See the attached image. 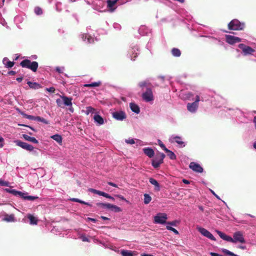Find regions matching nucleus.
<instances>
[{
	"label": "nucleus",
	"mask_w": 256,
	"mask_h": 256,
	"mask_svg": "<svg viewBox=\"0 0 256 256\" xmlns=\"http://www.w3.org/2000/svg\"><path fill=\"white\" fill-rule=\"evenodd\" d=\"M70 200L72 202H79L80 200L76 198H72L70 199Z\"/></svg>",
	"instance_id": "nucleus-55"
},
{
	"label": "nucleus",
	"mask_w": 256,
	"mask_h": 256,
	"mask_svg": "<svg viewBox=\"0 0 256 256\" xmlns=\"http://www.w3.org/2000/svg\"><path fill=\"white\" fill-rule=\"evenodd\" d=\"M224 240L234 243L233 238H232L231 236L227 235L226 236Z\"/></svg>",
	"instance_id": "nucleus-46"
},
{
	"label": "nucleus",
	"mask_w": 256,
	"mask_h": 256,
	"mask_svg": "<svg viewBox=\"0 0 256 256\" xmlns=\"http://www.w3.org/2000/svg\"><path fill=\"white\" fill-rule=\"evenodd\" d=\"M167 215L165 213H158L154 217V223L159 224H164L166 223L167 220Z\"/></svg>",
	"instance_id": "nucleus-4"
},
{
	"label": "nucleus",
	"mask_w": 256,
	"mask_h": 256,
	"mask_svg": "<svg viewBox=\"0 0 256 256\" xmlns=\"http://www.w3.org/2000/svg\"><path fill=\"white\" fill-rule=\"evenodd\" d=\"M64 104L67 106H70L72 105V98L66 96H63L62 98Z\"/></svg>",
	"instance_id": "nucleus-26"
},
{
	"label": "nucleus",
	"mask_w": 256,
	"mask_h": 256,
	"mask_svg": "<svg viewBox=\"0 0 256 256\" xmlns=\"http://www.w3.org/2000/svg\"><path fill=\"white\" fill-rule=\"evenodd\" d=\"M142 98L146 102L153 100L154 96L152 89L150 88H147L146 91L142 94Z\"/></svg>",
	"instance_id": "nucleus-5"
},
{
	"label": "nucleus",
	"mask_w": 256,
	"mask_h": 256,
	"mask_svg": "<svg viewBox=\"0 0 256 256\" xmlns=\"http://www.w3.org/2000/svg\"><path fill=\"white\" fill-rule=\"evenodd\" d=\"M23 80V77L21 76V77H20V78H16V80L18 82H21Z\"/></svg>",
	"instance_id": "nucleus-63"
},
{
	"label": "nucleus",
	"mask_w": 256,
	"mask_h": 256,
	"mask_svg": "<svg viewBox=\"0 0 256 256\" xmlns=\"http://www.w3.org/2000/svg\"><path fill=\"white\" fill-rule=\"evenodd\" d=\"M200 101V96L197 95L196 98V100L194 102H196V104H198V102Z\"/></svg>",
	"instance_id": "nucleus-54"
},
{
	"label": "nucleus",
	"mask_w": 256,
	"mask_h": 256,
	"mask_svg": "<svg viewBox=\"0 0 256 256\" xmlns=\"http://www.w3.org/2000/svg\"><path fill=\"white\" fill-rule=\"evenodd\" d=\"M34 12L37 15H40L42 14V10L40 7L36 6L34 8Z\"/></svg>",
	"instance_id": "nucleus-39"
},
{
	"label": "nucleus",
	"mask_w": 256,
	"mask_h": 256,
	"mask_svg": "<svg viewBox=\"0 0 256 256\" xmlns=\"http://www.w3.org/2000/svg\"><path fill=\"white\" fill-rule=\"evenodd\" d=\"M88 191L90 192H92L94 194H98L100 196H102V194L103 193V192L98 190H95L94 188H89Z\"/></svg>",
	"instance_id": "nucleus-36"
},
{
	"label": "nucleus",
	"mask_w": 256,
	"mask_h": 256,
	"mask_svg": "<svg viewBox=\"0 0 256 256\" xmlns=\"http://www.w3.org/2000/svg\"><path fill=\"white\" fill-rule=\"evenodd\" d=\"M226 42L230 44H233L241 42V39L240 38L231 35H226Z\"/></svg>",
	"instance_id": "nucleus-11"
},
{
	"label": "nucleus",
	"mask_w": 256,
	"mask_h": 256,
	"mask_svg": "<svg viewBox=\"0 0 256 256\" xmlns=\"http://www.w3.org/2000/svg\"><path fill=\"white\" fill-rule=\"evenodd\" d=\"M112 116L118 120H123L126 118V114L124 111H116L112 112Z\"/></svg>",
	"instance_id": "nucleus-9"
},
{
	"label": "nucleus",
	"mask_w": 256,
	"mask_h": 256,
	"mask_svg": "<svg viewBox=\"0 0 256 256\" xmlns=\"http://www.w3.org/2000/svg\"><path fill=\"white\" fill-rule=\"evenodd\" d=\"M109 204L108 203L104 204V203H102V202H98L96 203V206L100 207H101L102 208H108V205Z\"/></svg>",
	"instance_id": "nucleus-41"
},
{
	"label": "nucleus",
	"mask_w": 256,
	"mask_h": 256,
	"mask_svg": "<svg viewBox=\"0 0 256 256\" xmlns=\"http://www.w3.org/2000/svg\"><path fill=\"white\" fill-rule=\"evenodd\" d=\"M210 254L212 256H219V254H216V253H215V252H211L210 253Z\"/></svg>",
	"instance_id": "nucleus-62"
},
{
	"label": "nucleus",
	"mask_w": 256,
	"mask_h": 256,
	"mask_svg": "<svg viewBox=\"0 0 256 256\" xmlns=\"http://www.w3.org/2000/svg\"><path fill=\"white\" fill-rule=\"evenodd\" d=\"M189 167L192 170L197 172L201 173L203 172V168L198 164L194 162H191Z\"/></svg>",
	"instance_id": "nucleus-12"
},
{
	"label": "nucleus",
	"mask_w": 256,
	"mask_h": 256,
	"mask_svg": "<svg viewBox=\"0 0 256 256\" xmlns=\"http://www.w3.org/2000/svg\"><path fill=\"white\" fill-rule=\"evenodd\" d=\"M56 71L58 72V73H60V74L62 73V71L60 67H56Z\"/></svg>",
	"instance_id": "nucleus-60"
},
{
	"label": "nucleus",
	"mask_w": 256,
	"mask_h": 256,
	"mask_svg": "<svg viewBox=\"0 0 256 256\" xmlns=\"http://www.w3.org/2000/svg\"><path fill=\"white\" fill-rule=\"evenodd\" d=\"M253 122L254 124L255 128L256 129V116L254 117Z\"/></svg>",
	"instance_id": "nucleus-64"
},
{
	"label": "nucleus",
	"mask_w": 256,
	"mask_h": 256,
	"mask_svg": "<svg viewBox=\"0 0 256 256\" xmlns=\"http://www.w3.org/2000/svg\"><path fill=\"white\" fill-rule=\"evenodd\" d=\"M79 203L82 204H86V205H88V206H92L91 204H89L88 202H85L84 201H82V200H80Z\"/></svg>",
	"instance_id": "nucleus-53"
},
{
	"label": "nucleus",
	"mask_w": 256,
	"mask_h": 256,
	"mask_svg": "<svg viewBox=\"0 0 256 256\" xmlns=\"http://www.w3.org/2000/svg\"><path fill=\"white\" fill-rule=\"evenodd\" d=\"M182 182L185 184H190V182L189 180H186V179H183L182 180Z\"/></svg>",
	"instance_id": "nucleus-59"
},
{
	"label": "nucleus",
	"mask_w": 256,
	"mask_h": 256,
	"mask_svg": "<svg viewBox=\"0 0 256 256\" xmlns=\"http://www.w3.org/2000/svg\"><path fill=\"white\" fill-rule=\"evenodd\" d=\"M198 230L204 236L210 238V240H215L216 238L214 236L207 230L203 228H198Z\"/></svg>",
	"instance_id": "nucleus-10"
},
{
	"label": "nucleus",
	"mask_w": 256,
	"mask_h": 256,
	"mask_svg": "<svg viewBox=\"0 0 256 256\" xmlns=\"http://www.w3.org/2000/svg\"><path fill=\"white\" fill-rule=\"evenodd\" d=\"M158 143L160 146L165 151L166 148H167L165 146L164 144L160 140H158Z\"/></svg>",
	"instance_id": "nucleus-51"
},
{
	"label": "nucleus",
	"mask_w": 256,
	"mask_h": 256,
	"mask_svg": "<svg viewBox=\"0 0 256 256\" xmlns=\"http://www.w3.org/2000/svg\"><path fill=\"white\" fill-rule=\"evenodd\" d=\"M94 121L100 125H102L104 124V120L103 118L99 114H95L94 116Z\"/></svg>",
	"instance_id": "nucleus-23"
},
{
	"label": "nucleus",
	"mask_w": 256,
	"mask_h": 256,
	"mask_svg": "<svg viewBox=\"0 0 256 256\" xmlns=\"http://www.w3.org/2000/svg\"><path fill=\"white\" fill-rule=\"evenodd\" d=\"M102 83L100 82H92L90 84H86L84 85V86L85 87H97L101 85Z\"/></svg>",
	"instance_id": "nucleus-29"
},
{
	"label": "nucleus",
	"mask_w": 256,
	"mask_h": 256,
	"mask_svg": "<svg viewBox=\"0 0 256 256\" xmlns=\"http://www.w3.org/2000/svg\"><path fill=\"white\" fill-rule=\"evenodd\" d=\"M0 185L2 186H8L9 182H6L2 180V179H0Z\"/></svg>",
	"instance_id": "nucleus-43"
},
{
	"label": "nucleus",
	"mask_w": 256,
	"mask_h": 256,
	"mask_svg": "<svg viewBox=\"0 0 256 256\" xmlns=\"http://www.w3.org/2000/svg\"><path fill=\"white\" fill-rule=\"evenodd\" d=\"M14 142L18 146L30 152L33 150L34 148L32 145L28 144L26 142H22L20 140H16Z\"/></svg>",
	"instance_id": "nucleus-6"
},
{
	"label": "nucleus",
	"mask_w": 256,
	"mask_h": 256,
	"mask_svg": "<svg viewBox=\"0 0 256 256\" xmlns=\"http://www.w3.org/2000/svg\"><path fill=\"white\" fill-rule=\"evenodd\" d=\"M170 140L172 142H176L178 144L180 145L182 148L185 146L184 142L182 140V138L180 136H172Z\"/></svg>",
	"instance_id": "nucleus-13"
},
{
	"label": "nucleus",
	"mask_w": 256,
	"mask_h": 256,
	"mask_svg": "<svg viewBox=\"0 0 256 256\" xmlns=\"http://www.w3.org/2000/svg\"><path fill=\"white\" fill-rule=\"evenodd\" d=\"M108 208L114 212H120L122 211V209L120 207L110 204H109L108 205Z\"/></svg>",
	"instance_id": "nucleus-24"
},
{
	"label": "nucleus",
	"mask_w": 256,
	"mask_h": 256,
	"mask_svg": "<svg viewBox=\"0 0 256 256\" xmlns=\"http://www.w3.org/2000/svg\"><path fill=\"white\" fill-rule=\"evenodd\" d=\"M165 152L167 153L168 156L170 158V160H176V155L174 154V152L171 150H168V148H166Z\"/></svg>",
	"instance_id": "nucleus-25"
},
{
	"label": "nucleus",
	"mask_w": 256,
	"mask_h": 256,
	"mask_svg": "<svg viewBox=\"0 0 256 256\" xmlns=\"http://www.w3.org/2000/svg\"><path fill=\"white\" fill-rule=\"evenodd\" d=\"M51 138L58 143L62 142V137L59 134H54L51 136Z\"/></svg>",
	"instance_id": "nucleus-30"
},
{
	"label": "nucleus",
	"mask_w": 256,
	"mask_h": 256,
	"mask_svg": "<svg viewBox=\"0 0 256 256\" xmlns=\"http://www.w3.org/2000/svg\"><path fill=\"white\" fill-rule=\"evenodd\" d=\"M126 142L128 144H134L135 143L134 140L133 139H128L126 140Z\"/></svg>",
	"instance_id": "nucleus-52"
},
{
	"label": "nucleus",
	"mask_w": 256,
	"mask_h": 256,
	"mask_svg": "<svg viewBox=\"0 0 256 256\" xmlns=\"http://www.w3.org/2000/svg\"><path fill=\"white\" fill-rule=\"evenodd\" d=\"M198 107V104L193 102L192 103H188L187 104L188 110L191 112H194Z\"/></svg>",
	"instance_id": "nucleus-14"
},
{
	"label": "nucleus",
	"mask_w": 256,
	"mask_h": 256,
	"mask_svg": "<svg viewBox=\"0 0 256 256\" xmlns=\"http://www.w3.org/2000/svg\"><path fill=\"white\" fill-rule=\"evenodd\" d=\"M6 222H13L15 221L14 215V214H6L2 220Z\"/></svg>",
	"instance_id": "nucleus-18"
},
{
	"label": "nucleus",
	"mask_w": 256,
	"mask_h": 256,
	"mask_svg": "<svg viewBox=\"0 0 256 256\" xmlns=\"http://www.w3.org/2000/svg\"><path fill=\"white\" fill-rule=\"evenodd\" d=\"M152 200V198L151 196L148 194H144V203L145 204H148Z\"/></svg>",
	"instance_id": "nucleus-32"
},
{
	"label": "nucleus",
	"mask_w": 256,
	"mask_h": 256,
	"mask_svg": "<svg viewBox=\"0 0 256 256\" xmlns=\"http://www.w3.org/2000/svg\"><path fill=\"white\" fill-rule=\"evenodd\" d=\"M244 27V24L240 22L238 20L234 19L231 20L228 24V28L230 30H242Z\"/></svg>",
	"instance_id": "nucleus-2"
},
{
	"label": "nucleus",
	"mask_w": 256,
	"mask_h": 256,
	"mask_svg": "<svg viewBox=\"0 0 256 256\" xmlns=\"http://www.w3.org/2000/svg\"><path fill=\"white\" fill-rule=\"evenodd\" d=\"M22 114L24 118H28V119H29V120H36V116H31V115H28V114H24V112H22Z\"/></svg>",
	"instance_id": "nucleus-37"
},
{
	"label": "nucleus",
	"mask_w": 256,
	"mask_h": 256,
	"mask_svg": "<svg viewBox=\"0 0 256 256\" xmlns=\"http://www.w3.org/2000/svg\"><path fill=\"white\" fill-rule=\"evenodd\" d=\"M238 48L242 50L244 55L252 54L254 52V50L251 47L243 44H239Z\"/></svg>",
	"instance_id": "nucleus-8"
},
{
	"label": "nucleus",
	"mask_w": 256,
	"mask_h": 256,
	"mask_svg": "<svg viewBox=\"0 0 256 256\" xmlns=\"http://www.w3.org/2000/svg\"><path fill=\"white\" fill-rule=\"evenodd\" d=\"M217 233L219 235V236L220 237V238H222L223 240L224 239L225 236H226V234H224V232H222L220 231H219V230H217Z\"/></svg>",
	"instance_id": "nucleus-47"
},
{
	"label": "nucleus",
	"mask_w": 256,
	"mask_h": 256,
	"mask_svg": "<svg viewBox=\"0 0 256 256\" xmlns=\"http://www.w3.org/2000/svg\"><path fill=\"white\" fill-rule=\"evenodd\" d=\"M55 90H55L54 88V87H50V88H46V91H48L50 92H51V93H54L55 92Z\"/></svg>",
	"instance_id": "nucleus-50"
},
{
	"label": "nucleus",
	"mask_w": 256,
	"mask_h": 256,
	"mask_svg": "<svg viewBox=\"0 0 256 256\" xmlns=\"http://www.w3.org/2000/svg\"><path fill=\"white\" fill-rule=\"evenodd\" d=\"M27 192H24V196H22L21 198L24 200H34L38 198V196H26Z\"/></svg>",
	"instance_id": "nucleus-22"
},
{
	"label": "nucleus",
	"mask_w": 256,
	"mask_h": 256,
	"mask_svg": "<svg viewBox=\"0 0 256 256\" xmlns=\"http://www.w3.org/2000/svg\"><path fill=\"white\" fill-rule=\"evenodd\" d=\"M28 218L30 220V224H36L38 222V220L32 215L30 214L28 216Z\"/></svg>",
	"instance_id": "nucleus-28"
},
{
	"label": "nucleus",
	"mask_w": 256,
	"mask_h": 256,
	"mask_svg": "<svg viewBox=\"0 0 256 256\" xmlns=\"http://www.w3.org/2000/svg\"><path fill=\"white\" fill-rule=\"evenodd\" d=\"M20 65L22 68H26L30 69L34 72H36L38 66V62L35 61L31 62L28 59H25L22 61L20 63Z\"/></svg>",
	"instance_id": "nucleus-1"
},
{
	"label": "nucleus",
	"mask_w": 256,
	"mask_h": 256,
	"mask_svg": "<svg viewBox=\"0 0 256 256\" xmlns=\"http://www.w3.org/2000/svg\"><path fill=\"white\" fill-rule=\"evenodd\" d=\"M22 136V138L26 140L31 142L34 144H38V140L34 137L30 136L26 134H24Z\"/></svg>",
	"instance_id": "nucleus-21"
},
{
	"label": "nucleus",
	"mask_w": 256,
	"mask_h": 256,
	"mask_svg": "<svg viewBox=\"0 0 256 256\" xmlns=\"http://www.w3.org/2000/svg\"><path fill=\"white\" fill-rule=\"evenodd\" d=\"M151 84L150 82H148L146 81H143L139 82L138 86L140 88H144V86H150Z\"/></svg>",
	"instance_id": "nucleus-34"
},
{
	"label": "nucleus",
	"mask_w": 256,
	"mask_h": 256,
	"mask_svg": "<svg viewBox=\"0 0 256 256\" xmlns=\"http://www.w3.org/2000/svg\"><path fill=\"white\" fill-rule=\"evenodd\" d=\"M130 108L131 110L133 112H134L137 114L140 113V109L139 106L137 104H136L134 103L131 102L130 104Z\"/></svg>",
	"instance_id": "nucleus-20"
},
{
	"label": "nucleus",
	"mask_w": 256,
	"mask_h": 256,
	"mask_svg": "<svg viewBox=\"0 0 256 256\" xmlns=\"http://www.w3.org/2000/svg\"><path fill=\"white\" fill-rule=\"evenodd\" d=\"M4 190L7 192L12 194L13 195L16 196H18L20 198H21L22 196H24V192H20V191H18V190H10V189H9V188H6Z\"/></svg>",
	"instance_id": "nucleus-15"
},
{
	"label": "nucleus",
	"mask_w": 256,
	"mask_h": 256,
	"mask_svg": "<svg viewBox=\"0 0 256 256\" xmlns=\"http://www.w3.org/2000/svg\"><path fill=\"white\" fill-rule=\"evenodd\" d=\"M95 111V109L92 106H88L86 108V114H88L90 113H94Z\"/></svg>",
	"instance_id": "nucleus-40"
},
{
	"label": "nucleus",
	"mask_w": 256,
	"mask_h": 256,
	"mask_svg": "<svg viewBox=\"0 0 256 256\" xmlns=\"http://www.w3.org/2000/svg\"><path fill=\"white\" fill-rule=\"evenodd\" d=\"M88 220L92 221V222H96V219L93 218H88Z\"/></svg>",
	"instance_id": "nucleus-61"
},
{
	"label": "nucleus",
	"mask_w": 256,
	"mask_h": 256,
	"mask_svg": "<svg viewBox=\"0 0 256 256\" xmlns=\"http://www.w3.org/2000/svg\"><path fill=\"white\" fill-rule=\"evenodd\" d=\"M27 84L29 86L30 88L32 89L37 90L42 88V86L37 82H33L28 81Z\"/></svg>",
	"instance_id": "nucleus-19"
},
{
	"label": "nucleus",
	"mask_w": 256,
	"mask_h": 256,
	"mask_svg": "<svg viewBox=\"0 0 256 256\" xmlns=\"http://www.w3.org/2000/svg\"><path fill=\"white\" fill-rule=\"evenodd\" d=\"M14 63L13 62L8 61L6 64H4L8 68H12L14 66Z\"/></svg>",
	"instance_id": "nucleus-45"
},
{
	"label": "nucleus",
	"mask_w": 256,
	"mask_h": 256,
	"mask_svg": "<svg viewBox=\"0 0 256 256\" xmlns=\"http://www.w3.org/2000/svg\"><path fill=\"white\" fill-rule=\"evenodd\" d=\"M166 156L163 153L158 154L155 158L152 160V164L154 168H157L163 163L164 159Z\"/></svg>",
	"instance_id": "nucleus-3"
},
{
	"label": "nucleus",
	"mask_w": 256,
	"mask_h": 256,
	"mask_svg": "<svg viewBox=\"0 0 256 256\" xmlns=\"http://www.w3.org/2000/svg\"><path fill=\"white\" fill-rule=\"evenodd\" d=\"M36 120L39 121L40 122H42L45 124H48L49 122L48 120H46V119L44 118H42L39 116H36Z\"/></svg>",
	"instance_id": "nucleus-38"
},
{
	"label": "nucleus",
	"mask_w": 256,
	"mask_h": 256,
	"mask_svg": "<svg viewBox=\"0 0 256 256\" xmlns=\"http://www.w3.org/2000/svg\"><path fill=\"white\" fill-rule=\"evenodd\" d=\"M118 0H108L107 2L108 3V6L109 8H112L115 4L117 2Z\"/></svg>",
	"instance_id": "nucleus-33"
},
{
	"label": "nucleus",
	"mask_w": 256,
	"mask_h": 256,
	"mask_svg": "<svg viewBox=\"0 0 256 256\" xmlns=\"http://www.w3.org/2000/svg\"><path fill=\"white\" fill-rule=\"evenodd\" d=\"M233 240L234 243H236L238 242L242 244H244L246 242V240L242 234L239 231L236 232L234 234Z\"/></svg>",
	"instance_id": "nucleus-7"
},
{
	"label": "nucleus",
	"mask_w": 256,
	"mask_h": 256,
	"mask_svg": "<svg viewBox=\"0 0 256 256\" xmlns=\"http://www.w3.org/2000/svg\"><path fill=\"white\" fill-rule=\"evenodd\" d=\"M178 222L176 220H174V221H172V222H167L166 224H169V225H172V226H176L177 224H178Z\"/></svg>",
	"instance_id": "nucleus-49"
},
{
	"label": "nucleus",
	"mask_w": 256,
	"mask_h": 256,
	"mask_svg": "<svg viewBox=\"0 0 256 256\" xmlns=\"http://www.w3.org/2000/svg\"><path fill=\"white\" fill-rule=\"evenodd\" d=\"M143 152L146 155L150 158L153 157L154 154V150L152 148H144Z\"/></svg>",
	"instance_id": "nucleus-16"
},
{
	"label": "nucleus",
	"mask_w": 256,
	"mask_h": 256,
	"mask_svg": "<svg viewBox=\"0 0 256 256\" xmlns=\"http://www.w3.org/2000/svg\"><path fill=\"white\" fill-rule=\"evenodd\" d=\"M8 74L11 76H14L16 74V72L15 71L11 70L8 72Z\"/></svg>",
	"instance_id": "nucleus-57"
},
{
	"label": "nucleus",
	"mask_w": 256,
	"mask_h": 256,
	"mask_svg": "<svg viewBox=\"0 0 256 256\" xmlns=\"http://www.w3.org/2000/svg\"><path fill=\"white\" fill-rule=\"evenodd\" d=\"M108 185L112 186L114 187H115V188H117L118 187V186L116 184H114V183H113L112 182H108Z\"/></svg>",
	"instance_id": "nucleus-56"
},
{
	"label": "nucleus",
	"mask_w": 256,
	"mask_h": 256,
	"mask_svg": "<svg viewBox=\"0 0 256 256\" xmlns=\"http://www.w3.org/2000/svg\"><path fill=\"white\" fill-rule=\"evenodd\" d=\"M102 196H104V197H105V198H110V200H114V198L112 196H110V195H109L108 194L106 193V192H103L102 194Z\"/></svg>",
	"instance_id": "nucleus-44"
},
{
	"label": "nucleus",
	"mask_w": 256,
	"mask_h": 256,
	"mask_svg": "<svg viewBox=\"0 0 256 256\" xmlns=\"http://www.w3.org/2000/svg\"><path fill=\"white\" fill-rule=\"evenodd\" d=\"M149 182L152 184L154 186V190L156 191L160 190V186L156 180L152 178H149Z\"/></svg>",
	"instance_id": "nucleus-17"
},
{
	"label": "nucleus",
	"mask_w": 256,
	"mask_h": 256,
	"mask_svg": "<svg viewBox=\"0 0 256 256\" xmlns=\"http://www.w3.org/2000/svg\"><path fill=\"white\" fill-rule=\"evenodd\" d=\"M82 242H88L90 240L85 235H82L80 237Z\"/></svg>",
	"instance_id": "nucleus-48"
},
{
	"label": "nucleus",
	"mask_w": 256,
	"mask_h": 256,
	"mask_svg": "<svg viewBox=\"0 0 256 256\" xmlns=\"http://www.w3.org/2000/svg\"><path fill=\"white\" fill-rule=\"evenodd\" d=\"M120 254L122 256H133L132 252L128 250H122Z\"/></svg>",
	"instance_id": "nucleus-31"
},
{
	"label": "nucleus",
	"mask_w": 256,
	"mask_h": 256,
	"mask_svg": "<svg viewBox=\"0 0 256 256\" xmlns=\"http://www.w3.org/2000/svg\"><path fill=\"white\" fill-rule=\"evenodd\" d=\"M222 252L224 254H228V255H229L230 256H238L234 254V253H233V252H230V250H228L226 249H225V248L222 249Z\"/></svg>",
	"instance_id": "nucleus-35"
},
{
	"label": "nucleus",
	"mask_w": 256,
	"mask_h": 256,
	"mask_svg": "<svg viewBox=\"0 0 256 256\" xmlns=\"http://www.w3.org/2000/svg\"><path fill=\"white\" fill-rule=\"evenodd\" d=\"M166 228L167 230L173 232L176 234H178V232L176 229H175L174 228L170 226H166Z\"/></svg>",
	"instance_id": "nucleus-42"
},
{
	"label": "nucleus",
	"mask_w": 256,
	"mask_h": 256,
	"mask_svg": "<svg viewBox=\"0 0 256 256\" xmlns=\"http://www.w3.org/2000/svg\"><path fill=\"white\" fill-rule=\"evenodd\" d=\"M116 196H117L118 198H120L122 200H126V198L123 196H122V195H116Z\"/></svg>",
	"instance_id": "nucleus-58"
},
{
	"label": "nucleus",
	"mask_w": 256,
	"mask_h": 256,
	"mask_svg": "<svg viewBox=\"0 0 256 256\" xmlns=\"http://www.w3.org/2000/svg\"><path fill=\"white\" fill-rule=\"evenodd\" d=\"M172 54L174 56L178 57L181 55L180 50L177 48H173L172 50Z\"/></svg>",
	"instance_id": "nucleus-27"
}]
</instances>
